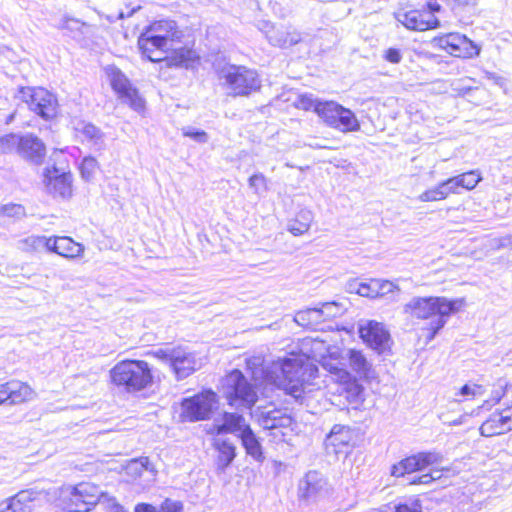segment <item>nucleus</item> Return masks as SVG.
<instances>
[{"label":"nucleus","instance_id":"obj_1","mask_svg":"<svg viewBox=\"0 0 512 512\" xmlns=\"http://www.w3.org/2000/svg\"><path fill=\"white\" fill-rule=\"evenodd\" d=\"M329 342L326 337L302 339L298 354L291 353L273 365L272 373L281 372V375L270 374L269 377L280 389L296 399L303 393L311 392L314 386L313 380L318 373V368L311 360L319 362L326 371L328 368L325 363L336 367L344 364L340 359V347Z\"/></svg>","mask_w":512,"mask_h":512},{"label":"nucleus","instance_id":"obj_2","mask_svg":"<svg viewBox=\"0 0 512 512\" xmlns=\"http://www.w3.org/2000/svg\"><path fill=\"white\" fill-rule=\"evenodd\" d=\"M465 306L466 300L463 297L455 299H448L446 297H417L405 305V311L420 319H428L433 315L437 316L429 323V335L427 338L432 340L438 331L445 326L448 317L461 311Z\"/></svg>","mask_w":512,"mask_h":512},{"label":"nucleus","instance_id":"obj_3","mask_svg":"<svg viewBox=\"0 0 512 512\" xmlns=\"http://www.w3.org/2000/svg\"><path fill=\"white\" fill-rule=\"evenodd\" d=\"M111 382L129 393L142 391L153 383L150 365L143 360H122L109 371Z\"/></svg>","mask_w":512,"mask_h":512},{"label":"nucleus","instance_id":"obj_4","mask_svg":"<svg viewBox=\"0 0 512 512\" xmlns=\"http://www.w3.org/2000/svg\"><path fill=\"white\" fill-rule=\"evenodd\" d=\"M258 384L250 383L240 370L235 369L222 379L221 392L231 407L250 409L258 400Z\"/></svg>","mask_w":512,"mask_h":512},{"label":"nucleus","instance_id":"obj_5","mask_svg":"<svg viewBox=\"0 0 512 512\" xmlns=\"http://www.w3.org/2000/svg\"><path fill=\"white\" fill-rule=\"evenodd\" d=\"M219 79L223 81V87L232 97L248 96L261 87L258 73L245 66H224L219 70Z\"/></svg>","mask_w":512,"mask_h":512},{"label":"nucleus","instance_id":"obj_6","mask_svg":"<svg viewBox=\"0 0 512 512\" xmlns=\"http://www.w3.org/2000/svg\"><path fill=\"white\" fill-rule=\"evenodd\" d=\"M154 356L168 364L178 380H182L202 367V360L186 347H165L156 350Z\"/></svg>","mask_w":512,"mask_h":512},{"label":"nucleus","instance_id":"obj_7","mask_svg":"<svg viewBox=\"0 0 512 512\" xmlns=\"http://www.w3.org/2000/svg\"><path fill=\"white\" fill-rule=\"evenodd\" d=\"M103 491L94 483L81 482L61 490L63 508L68 512L90 511L101 500Z\"/></svg>","mask_w":512,"mask_h":512},{"label":"nucleus","instance_id":"obj_8","mask_svg":"<svg viewBox=\"0 0 512 512\" xmlns=\"http://www.w3.org/2000/svg\"><path fill=\"white\" fill-rule=\"evenodd\" d=\"M218 407V396L212 390H204L184 398L180 405V418L185 422L207 420Z\"/></svg>","mask_w":512,"mask_h":512},{"label":"nucleus","instance_id":"obj_9","mask_svg":"<svg viewBox=\"0 0 512 512\" xmlns=\"http://www.w3.org/2000/svg\"><path fill=\"white\" fill-rule=\"evenodd\" d=\"M18 98L30 111L45 120L54 118L58 112V101L55 95L41 87H21Z\"/></svg>","mask_w":512,"mask_h":512},{"label":"nucleus","instance_id":"obj_10","mask_svg":"<svg viewBox=\"0 0 512 512\" xmlns=\"http://www.w3.org/2000/svg\"><path fill=\"white\" fill-rule=\"evenodd\" d=\"M334 493V484L317 470L308 471L298 484V497L307 502L328 500L334 496Z\"/></svg>","mask_w":512,"mask_h":512},{"label":"nucleus","instance_id":"obj_11","mask_svg":"<svg viewBox=\"0 0 512 512\" xmlns=\"http://www.w3.org/2000/svg\"><path fill=\"white\" fill-rule=\"evenodd\" d=\"M318 116L330 127L341 132H356L360 123L355 114L335 101H325L318 107Z\"/></svg>","mask_w":512,"mask_h":512},{"label":"nucleus","instance_id":"obj_12","mask_svg":"<svg viewBox=\"0 0 512 512\" xmlns=\"http://www.w3.org/2000/svg\"><path fill=\"white\" fill-rule=\"evenodd\" d=\"M259 29L268 42L278 48L287 49L302 42L303 33L291 24H272L262 22Z\"/></svg>","mask_w":512,"mask_h":512},{"label":"nucleus","instance_id":"obj_13","mask_svg":"<svg viewBox=\"0 0 512 512\" xmlns=\"http://www.w3.org/2000/svg\"><path fill=\"white\" fill-rule=\"evenodd\" d=\"M107 74L113 90L118 94L121 101L137 112L143 111L145 107L143 98L122 71L116 67H110L107 69Z\"/></svg>","mask_w":512,"mask_h":512},{"label":"nucleus","instance_id":"obj_14","mask_svg":"<svg viewBox=\"0 0 512 512\" xmlns=\"http://www.w3.org/2000/svg\"><path fill=\"white\" fill-rule=\"evenodd\" d=\"M325 366L328 368L332 380L340 384L338 392L340 395H344L349 404L358 405L363 402V388L352 379L351 374L344 368V364L341 367H336L325 363Z\"/></svg>","mask_w":512,"mask_h":512},{"label":"nucleus","instance_id":"obj_15","mask_svg":"<svg viewBox=\"0 0 512 512\" xmlns=\"http://www.w3.org/2000/svg\"><path fill=\"white\" fill-rule=\"evenodd\" d=\"M434 42L447 53L463 58H470L480 53V48L466 36L448 33L434 38Z\"/></svg>","mask_w":512,"mask_h":512},{"label":"nucleus","instance_id":"obj_16","mask_svg":"<svg viewBox=\"0 0 512 512\" xmlns=\"http://www.w3.org/2000/svg\"><path fill=\"white\" fill-rule=\"evenodd\" d=\"M441 461L442 455L437 452H420L393 465L391 474L395 477H402L405 474L423 470Z\"/></svg>","mask_w":512,"mask_h":512},{"label":"nucleus","instance_id":"obj_17","mask_svg":"<svg viewBox=\"0 0 512 512\" xmlns=\"http://www.w3.org/2000/svg\"><path fill=\"white\" fill-rule=\"evenodd\" d=\"M258 422L263 429L271 431L275 439L284 440L285 432L292 425V417L281 409L262 411Z\"/></svg>","mask_w":512,"mask_h":512},{"label":"nucleus","instance_id":"obj_18","mask_svg":"<svg viewBox=\"0 0 512 512\" xmlns=\"http://www.w3.org/2000/svg\"><path fill=\"white\" fill-rule=\"evenodd\" d=\"M44 183L47 191L54 196L68 198L72 195V175L70 172L61 171L55 166L46 168Z\"/></svg>","mask_w":512,"mask_h":512},{"label":"nucleus","instance_id":"obj_19","mask_svg":"<svg viewBox=\"0 0 512 512\" xmlns=\"http://www.w3.org/2000/svg\"><path fill=\"white\" fill-rule=\"evenodd\" d=\"M359 333L365 343L379 352L390 347V334L382 323L368 321L360 325Z\"/></svg>","mask_w":512,"mask_h":512},{"label":"nucleus","instance_id":"obj_20","mask_svg":"<svg viewBox=\"0 0 512 512\" xmlns=\"http://www.w3.org/2000/svg\"><path fill=\"white\" fill-rule=\"evenodd\" d=\"M354 433L350 427L335 424L325 439V449L328 454L338 455L347 453L350 449Z\"/></svg>","mask_w":512,"mask_h":512},{"label":"nucleus","instance_id":"obj_21","mask_svg":"<svg viewBox=\"0 0 512 512\" xmlns=\"http://www.w3.org/2000/svg\"><path fill=\"white\" fill-rule=\"evenodd\" d=\"M71 124L76 134L82 137V141H86L95 150H103L105 148V134L100 128L90 122L77 118L73 119Z\"/></svg>","mask_w":512,"mask_h":512},{"label":"nucleus","instance_id":"obj_22","mask_svg":"<svg viewBox=\"0 0 512 512\" xmlns=\"http://www.w3.org/2000/svg\"><path fill=\"white\" fill-rule=\"evenodd\" d=\"M511 430L512 419L507 408L491 414L480 427V433L485 437L504 434Z\"/></svg>","mask_w":512,"mask_h":512},{"label":"nucleus","instance_id":"obj_23","mask_svg":"<svg viewBox=\"0 0 512 512\" xmlns=\"http://www.w3.org/2000/svg\"><path fill=\"white\" fill-rule=\"evenodd\" d=\"M138 47L142 54L147 57L151 62H160L166 60V53L172 49L164 42H160L146 32H142L138 38Z\"/></svg>","mask_w":512,"mask_h":512},{"label":"nucleus","instance_id":"obj_24","mask_svg":"<svg viewBox=\"0 0 512 512\" xmlns=\"http://www.w3.org/2000/svg\"><path fill=\"white\" fill-rule=\"evenodd\" d=\"M144 32L154 37L160 42L172 47V42L180 37V31L178 30L177 24L173 20L161 19L154 21L144 29Z\"/></svg>","mask_w":512,"mask_h":512},{"label":"nucleus","instance_id":"obj_25","mask_svg":"<svg viewBox=\"0 0 512 512\" xmlns=\"http://www.w3.org/2000/svg\"><path fill=\"white\" fill-rule=\"evenodd\" d=\"M246 427L249 425L246 423L245 418L237 413L225 412L222 417V423H214L210 433L220 436L224 433L237 434L240 436Z\"/></svg>","mask_w":512,"mask_h":512},{"label":"nucleus","instance_id":"obj_26","mask_svg":"<svg viewBox=\"0 0 512 512\" xmlns=\"http://www.w3.org/2000/svg\"><path fill=\"white\" fill-rule=\"evenodd\" d=\"M47 243V253H55L58 256H80L84 251L80 243L66 236L47 238Z\"/></svg>","mask_w":512,"mask_h":512},{"label":"nucleus","instance_id":"obj_27","mask_svg":"<svg viewBox=\"0 0 512 512\" xmlns=\"http://www.w3.org/2000/svg\"><path fill=\"white\" fill-rule=\"evenodd\" d=\"M280 359L274 361L270 366L263 368V358L260 356H253L246 359L247 369L251 371V376L254 382L262 384H272L280 388L270 376L272 374L273 365ZM281 375V372L273 373V376Z\"/></svg>","mask_w":512,"mask_h":512},{"label":"nucleus","instance_id":"obj_28","mask_svg":"<svg viewBox=\"0 0 512 512\" xmlns=\"http://www.w3.org/2000/svg\"><path fill=\"white\" fill-rule=\"evenodd\" d=\"M7 397L10 405H18L36 398L35 390L25 382L11 380L6 382Z\"/></svg>","mask_w":512,"mask_h":512},{"label":"nucleus","instance_id":"obj_29","mask_svg":"<svg viewBox=\"0 0 512 512\" xmlns=\"http://www.w3.org/2000/svg\"><path fill=\"white\" fill-rule=\"evenodd\" d=\"M425 16V14L413 10L399 14L398 21L401 22L406 28L418 31L435 28L439 25V21L436 18L429 16L430 18L426 19Z\"/></svg>","mask_w":512,"mask_h":512},{"label":"nucleus","instance_id":"obj_30","mask_svg":"<svg viewBox=\"0 0 512 512\" xmlns=\"http://www.w3.org/2000/svg\"><path fill=\"white\" fill-rule=\"evenodd\" d=\"M19 153L33 162L38 163L45 155V146L39 138L33 135H26L22 137Z\"/></svg>","mask_w":512,"mask_h":512},{"label":"nucleus","instance_id":"obj_31","mask_svg":"<svg viewBox=\"0 0 512 512\" xmlns=\"http://www.w3.org/2000/svg\"><path fill=\"white\" fill-rule=\"evenodd\" d=\"M41 493L34 490H24L17 493L9 501L14 509V512H31L33 503L38 501Z\"/></svg>","mask_w":512,"mask_h":512},{"label":"nucleus","instance_id":"obj_32","mask_svg":"<svg viewBox=\"0 0 512 512\" xmlns=\"http://www.w3.org/2000/svg\"><path fill=\"white\" fill-rule=\"evenodd\" d=\"M214 446L218 451L217 468L224 471L236 456L235 446L228 440L216 438Z\"/></svg>","mask_w":512,"mask_h":512},{"label":"nucleus","instance_id":"obj_33","mask_svg":"<svg viewBox=\"0 0 512 512\" xmlns=\"http://www.w3.org/2000/svg\"><path fill=\"white\" fill-rule=\"evenodd\" d=\"M239 437L241 438L242 445L247 454L257 461H261L263 459L262 447L250 426L246 427L245 431H243Z\"/></svg>","mask_w":512,"mask_h":512},{"label":"nucleus","instance_id":"obj_34","mask_svg":"<svg viewBox=\"0 0 512 512\" xmlns=\"http://www.w3.org/2000/svg\"><path fill=\"white\" fill-rule=\"evenodd\" d=\"M313 221V214L310 210L303 209L298 212L296 218L288 224V230L295 236L302 235L307 232Z\"/></svg>","mask_w":512,"mask_h":512},{"label":"nucleus","instance_id":"obj_35","mask_svg":"<svg viewBox=\"0 0 512 512\" xmlns=\"http://www.w3.org/2000/svg\"><path fill=\"white\" fill-rule=\"evenodd\" d=\"M294 320L298 325L311 329H318V326L323 321L318 308H308L298 311Z\"/></svg>","mask_w":512,"mask_h":512},{"label":"nucleus","instance_id":"obj_36","mask_svg":"<svg viewBox=\"0 0 512 512\" xmlns=\"http://www.w3.org/2000/svg\"><path fill=\"white\" fill-rule=\"evenodd\" d=\"M47 237L29 236L19 241V248L25 253H47Z\"/></svg>","mask_w":512,"mask_h":512},{"label":"nucleus","instance_id":"obj_37","mask_svg":"<svg viewBox=\"0 0 512 512\" xmlns=\"http://www.w3.org/2000/svg\"><path fill=\"white\" fill-rule=\"evenodd\" d=\"M348 358L353 371L360 376H367L371 365L362 352L351 349L348 351Z\"/></svg>","mask_w":512,"mask_h":512},{"label":"nucleus","instance_id":"obj_38","mask_svg":"<svg viewBox=\"0 0 512 512\" xmlns=\"http://www.w3.org/2000/svg\"><path fill=\"white\" fill-rule=\"evenodd\" d=\"M149 464L150 463L147 457H141L139 459L131 460L127 464L125 470L128 475L136 479L138 477H141L143 473L148 470Z\"/></svg>","mask_w":512,"mask_h":512},{"label":"nucleus","instance_id":"obj_39","mask_svg":"<svg viewBox=\"0 0 512 512\" xmlns=\"http://www.w3.org/2000/svg\"><path fill=\"white\" fill-rule=\"evenodd\" d=\"M249 188L253 193L261 197L268 190V180L262 173H255L248 179Z\"/></svg>","mask_w":512,"mask_h":512},{"label":"nucleus","instance_id":"obj_40","mask_svg":"<svg viewBox=\"0 0 512 512\" xmlns=\"http://www.w3.org/2000/svg\"><path fill=\"white\" fill-rule=\"evenodd\" d=\"M22 137L16 134H7L0 137V151L3 153H11L13 151L19 152L21 147Z\"/></svg>","mask_w":512,"mask_h":512},{"label":"nucleus","instance_id":"obj_41","mask_svg":"<svg viewBox=\"0 0 512 512\" xmlns=\"http://www.w3.org/2000/svg\"><path fill=\"white\" fill-rule=\"evenodd\" d=\"M98 168H99L98 162L94 157H92V156L85 157L82 160L81 165H80V172H81L82 178L85 179L86 181H91L94 178Z\"/></svg>","mask_w":512,"mask_h":512},{"label":"nucleus","instance_id":"obj_42","mask_svg":"<svg viewBox=\"0 0 512 512\" xmlns=\"http://www.w3.org/2000/svg\"><path fill=\"white\" fill-rule=\"evenodd\" d=\"M460 185L462 188L471 190L477 186L481 180L480 173L477 170H472L458 175Z\"/></svg>","mask_w":512,"mask_h":512},{"label":"nucleus","instance_id":"obj_43","mask_svg":"<svg viewBox=\"0 0 512 512\" xmlns=\"http://www.w3.org/2000/svg\"><path fill=\"white\" fill-rule=\"evenodd\" d=\"M325 101L314 98L312 95H301L297 101V107L304 110H313L318 115V107L324 105Z\"/></svg>","mask_w":512,"mask_h":512},{"label":"nucleus","instance_id":"obj_44","mask_svg":"<svg viewBox=\"0 0 512 512\" xmlns=\"http://www.w3.org/2000/svg\"><path fill=\"white\" fill-rule=\"evenodd\" d=\"M322 320L337 317L342 314L343 308L336 302H327L318 308Z\"/></svg>","mask_w":512,"mask_h":512},{"label":"nucleus","instance_id":"obj_45","mask_svg":"<svg viewBox=\"0 0 512 512\" xmlns=\"http://www.w3.org/2000/svg\"><path fill=\"white\" fill-rule=\"evenodd\" d=\"M98 503L104 507L106 512H126L115 497L105 492L102 493L101 500Z\"/></svg>","mask_w":512,"mask_h":512},{"label":"nucleus","instance_id":"obj_46","mask_svg":"<svg viewBox=\"0 0 512 512\" xmlns=\"http://www.w3.org/2000/svg\"><path fill=\"white\" fill-rule=\"evenodd\" d=\"M193 51L188 49H178L175 52V56L168 60L169 65L173 66H187V62L192 60Z\"/></svg>","mask_w":512,"mask_h":512},{"label":"nucleus","instance_id":"obj_47","mask_svg":"<svg viewBox=\"0 0 512 512\" xmlns=\"http://www.w3.org/2000/svg\"><path fill=\"white\" fill-rule=\"evenodd\" d=\"M86 27V23L81 22L80 20L72 17H63L61 20V23L59 25V28L62 30H67L70 32H78L80 34H83L82 29Z\"/></svg>","mask_w":512,"mask_h":512},{"label":"nucleus","instance_id":"obj_48","mask_svg":"<svg viewBox=\"0 0 512 512\" xmlns=\"http://www.w3.org/2000/svg\"><path fill=\"white\" fill-rule=\"evenodd\" d=\"M378 282L371 280L369 283H360L357 293L362 297L377 298Z\"/></svg>","mask_w":512,"mask_h":512},{"label":"nucleus","instance_id":"obj_49","mask_svg":"<svg viewBox=\"0 0 512 512\" xmlns=\"http://www.w3.org/2000/svg\"><path fill=\"white\" fill-rule=\"evenodd\" d=\"M396 512H422V505L418 499H408L396 507Z\"/></svg>","mask_w":512,"mask_h":512},{"label":"nucleus","instance_id":"obj_50","mask_svg":"<svg viewBox=\"0 0 512 512\" xmlns=\"http://www.w3.org/2000/svg\"><path fill=\"white\" fill-rule=\"evenodd\" d=\"M158 508V512H182L183 504L181 501L166 498Z\"/></svg>","mask_w":512,"mask_h":512},{"label":"nucleus","instance_id":"obj_51","mask_svg":"<svg viewBox=\"0 0 512 512\" xmlns=\"http://www.w3.org/2000/svg\"><path fill=\"white\" fill-rule=\"evenodd\" d=\"M375 281L378 282L377 297H385L398 291L397 286L390 281L378 279H375Z\"/></svg>","mask_w":512,"mask_h":512},{"label":"nucleus","instance_id":"obj_52","mask_svg":"<svg viewBox=\"0 0 512 512\" xmlns=\"http://www.w3.org/2000/svg\"><path fill=\"white\" fill-rule=\"evenodd\" d=\"M443 199V192L438 190V187L424 191L419 196L422 202L438 201Z\"/></svg>","mask_w":512,"mask_h":512},{"label":"nucleus","instance_id":"obj_53","mask_svg":"<svg viewBox=\"0 0 512 512\" xmlns=\"http://www.w3.org/2000/svg\"><path fill=\"white\" fill-rule=\"evenodd\" d=\"M183 135L190 137L199 143H206L208 141V135L205 131L194 130L192 128H184Z\"/></svg>","mask_w":512,"mask_h":512},{"label":"nucleus","instance_id":"obj_54","mask_svg":"<svg viewBox=\"0 0 512 512\" xmlns=\"http://www.w3.org/2000/svg\"><path fill=\"white\" fill-rule=\"evenodd\" d=\"M3 214L9 217H21L25 214V209L19 204H8L2 208Z\"/></svg>","mask_w":512,"mask_h":512},{"label":"nucleus","instance_id":"obj_55","mask_svg":"<svg viewBox=\"0 0 512 512\" xmlns=\"http://www.w3.org/2000/svg\"><path fill=\"white\" fill-rule=\"evenodd\" d=\"M484 391L482 386L477 384H466L460 389V395L462 396H481L483 395Z\"/></svg>","mask_w":512,"mask_h":512},{"label":"nucleus","instance_id":"obj_56","mask_svg":"<svg viewBox=\"0 0 512 512\" xmlns=\"http://www.w3.org/2000/svg\"><path fill=\"white\" fill-rule=\"evenodd\" d=\"M383 58L392 64H398L402 60V53L397 48H388L384 51Z\"/></svg>","mask_w":512,"mask_h":512},{"label":"nucleus","instance_id":"obj_57","mask_svg":"<svg viewBox=\"0 0 512 512\" xmlns=\"http://www.w3.org/2000/svg\"><path fill=\"white\" fill-rule=\"evenodd\" d=\"M134 512H158V508L152 504L139 503L135 506Z\"/></svg>","mask_w":512,"mask_h":512},{"label":"nucleus","instance_id":"obj_58","mask_svg":"<svg viewBox=\"0 0 512 512\" xmlns=\"http://www.w3.org/2000/svg\"><path fill=\"white\" fill-rule=\"evenodd\" d=\"M451 193H458V188L461 187L458 176L445 180Z\"/></svg>","mask_w":512,"mask_h":512},{"label":"nucleus","instance_id":"obj_59","mask_svg":"<svg viewBox=\"0 0 512 512\" xmlns=\"http://www.w3.org/2000/svg\"><path fill=\"white\" fill-rule=\"evenodd\" d=\"M433 482V476L430 475V473L428 474H423L417 478H414L413 480H411V484H424V485H427V484H430Z\"/></svg>","mask_w":512,"mask_h":512},{"label":"nucleus","instance_id":"obj_60","mask_svg":"<svg viewBox=\"0 0 512 512\" xmlns=\"http://www.w3.org/2000/svg\"><path fill=\"white\" fill-rule=\"evenodd\" d=\"M8 402L6 383L0 384V405Z\"/></svg>","mask_w":512,"mask_h":512},{"label":"nucleus","instance_id":"obj_61","mask_svg":"<svg viewBox=\"0 0 512 512\" xmlns=\"http://www.w3.org/2000/svg\"><path fill=\"white\" fill-rule=\"evenodd\" d=\"M467 414L461 415L459 418L450 421V422H444L445 424H448L449 426H459L466 422Z\"/></svg>","mask_w":512,"mask_h":512},{"label":"nucleus","instance_id":"obj_62","mask_svg":"<svg viewBox=\"0 0 512 512\" xmlns=\"http://www.w3.org/2000/svg\"><path fill=\"white\" fill-rule=\"evenodd\" d=\"M443 471H450L449 468H442V469H432L430 472V475L433 476V481L438 480L442 477Z\"/></svg>","mask_w":512,"mask_h":512},{"label":"nucleus","instance_id":"obj_63","mask_svg":"<svg viewBox=\"0 0 512 512\" xmlns=\"http://www.w3.org/2000/svg\"><path fill=\"white\" fill-rule=\"evenodd\" d=\"M0 512H14V509H13L9 499H7L5 502H2L0 504Z\"/></svg>","mask_w":512,"mask_h":512},{"label":"nucleus","instance_id":"obj_64","mask_svg":"<svg viewBox=\"0 0 512 512\" xmlns=\"http://www.w3.org/2000/svg\"><path fill=\"white\" fill-rule=\"evenodd\" d=\"M438 190L443 192V199H445L449 194H451L448 185L445 181L441 182L438 186Z\"/></svg>","mask_w":512,"mask_h":512}]
</instances>
